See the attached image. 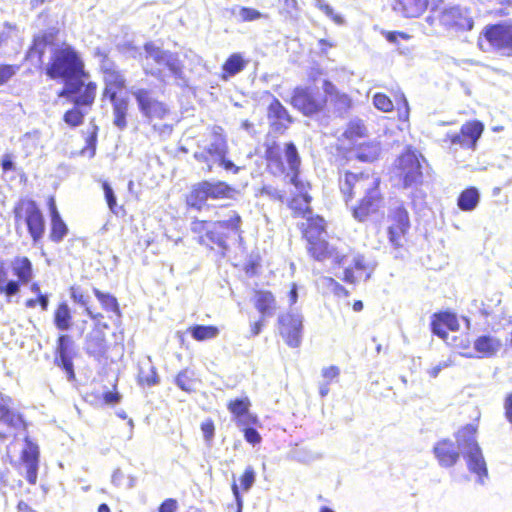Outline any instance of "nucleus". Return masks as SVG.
Instances as JSON below:
<instances>
[{"instance_id":"1","label":"nucleus","mask_w":512,"mask_h":512,"mask_svg":"<svg viewBox=\"0 0 512 512\" xmlns=\"http://www.w3.org/2000/svg\"><path fill=\"white\" fill-rule=\"evenodd\" d=\"M46 77L64 85L57 95H73L81 92L78 101L85 103L93 96L97 83L89 80L81 54L70 44L63 43L51 51L44 67Z\"/></svg>"},{"instance_id":"2","label":"nucleus","mask_w":512,"mask_h":512,"mask_svg":"<svg viewBox=\"0 0 512 512\" xmlns=\"http://www.w3.org/2000/svg\"><path fill=\"white\" fill-rule=\"evenodd\" d=\"M460 453L466 460L468 470L477 475V483L484 485L488 478L487 465L476 440V428L471 424L456 433V443L443 439L433 447V454L443 468L453 467L459 461Z\"/></svg>"},{"instance_id":"3","label":"nucleus","mask_w":512,"mask_h":512,"mask_svg":"<svg viewBox=\"0 0 512 512\" xmlns=\"http://www.w3.org/2000/svg\"><path fill=\"white\" fill-rule=\"evenodd\" d=\"M99 73L103 81L102 100H107L111 104L113 124L119 130H124L128 125L130 110L126 76L106 54L100 61Z\"/></svg>"},{"instance_id":"4","label":"nucleus","mask_w":512,"mask_h":512,"mask_svg":"<svg viewBox=\"0 0 512 512\" xmlns=\"http://www.w3.org/2000/svg\"><path fill=\"white\" fill-rule=\"evenodd\" d=\"M379 185L380 179L375 174L346 172L340 179V190L346 202L357 194H363L358 205L352 208L353 217L359 222L366 221L382 207Z\"/></svg>"},{"instance_id":"5","label":"nucleus","mask_w":512,"mask_h":512,"mask_svg":"<svg viewBox=\"0 0 512 512\" xmlns=\"http://www.w3.org/2000/svg\"><path fill=\"white\" fill-rule=\"evenodd\" d=\"M34 278V266L29 257L15 256L8 264L0 259V295L9 299Z\"/></svg>"},{"instance_id":"6","label":"nucleus","mask_w":512,"mask_h":512,"mask_svg":"<svg viewBox=\"0 0 512 512\" xmlns=\"http://www.w3.org/2000/svg\"><path fill=\"white\" fill-rule=\"evenodd\" d=\"M16 230L25 228L34 245H38L46 232V219L39 203L30 198L22 197L12 209Z\"/></svg>"},{"instance_id":"7","label":"nucleus","mask_w":512,"mask_h":512,"mask_svg":"<svg viewBox=\"0 0 512 512\" xmlns=\"http://www.w3.org/2000/svg\"><path fill=\"white\" fill-rule=\"evenodd\" d=\"M228 145L220 127H215L211 136L203 146H198L194 158L206 165L207 172L212 171L215 165L223 167L226 171L237 174L240 168L232 161L226 159Z\"/></svg>"},{"instance_id":"8","label":"nucleus","mask_w":512,"mask_h":512,"mask_svg":"<svg viewBox=\"0 0 512 512\" xmlns=\"http://www.w3.org/2000/svg\"><path fill=\"white\" fill-rule=\"evenodd\" d=\"M241 217L234 210H229L223 219L214 222L205 236H200L198 242L202 245L213 244L222 250H227L229 241L237 243L241 239Z\"/></svg>"},{"instance_id":"9","label":"nucleus","mask_w":512,"mask_h":512,"mask_svg":"<svg viewBox=\"0 0 512 512\" xmlns=\"http://www.w3.org/2000/svg\"><path fill=\"white\" fill-rule=\"evenodd\" d=\"M29 422L25 414L16 406L14 399L0 394V441L6 440L10 434L26 432Z\"/></svg>"},{"instance_id":"10","label":"nucleus","mask_w":512,"mask_h":512,"mask_svg":"<svg viewBox=\"0 0 512 512\" xmlns=\"http://www.w3.org/2000/svg\"><path fill=\"white\" fill-rule=\"evenodd\" d=\"M478 45L483 51L494 48L512 56V23L487 26L483 36L479 37Z\"/></svg>"},{"instance_id":"11","label":"nucleus","mask_w":512,"mask_h":512,"mask_svg":"<svg viewBox=\"0 0 512 512\" xmlns=\"http://www.w3.org/2000/svg\"><path fill=\"white\" fill-rule=\"evenodd\" d=\"M326 103L325 95L310 87L295 88L290 100V104L305 116H314L322 112Z\"/></svg>"},{"instance_id":"12","label":"nucleus","mask_w":512,"mask_h":512,"mask_svg":"<svg viewBox=\"0 0 512 512\" xmlns=\"http://www.w3.org/2000/svg\"><path fill=\"white\" fill-rule=\"evenodd\" d=\"M388 220L392 222L388 227V238L394 248L402 246V239L410 228L407 210L400 200H392L389 205Z\"/></svg>"},{"instance_id":"13","label":"nucleus","mask_w":512,"mask_h":512,"mask_svg":"<svg viewBox=\"0 0 512 512\" xmlns=\"http://www.w3.org/2000/svg\"><path fill=\"white\" fill-rule=\"evenodd\" d=\"M233 191V188L225 182L204 181L193 188L187 202L190 206L200 209L208 199L228 198Z\"/></svg>"},{"instance_id":"14","label":"nucleus","mask_w":512,"mask_h":512,"mask_svg":"<svg viewBox=\"0 0 512 512\" xmlns=\"http://www.w3.org/2000/svg\"><path fill=\"white\" fill-rule=\"evenodd\" d=\"M108 329L107 324H101L97 321L84 341L86 354L98 362L105 361L109 357L111 343L107 339L105 332Z\"/></svg>"},{"instance_id":"15","label":"nucleus","mask_w":512,"mask_h":512,"mask_svg":"<svg viewBox=\"0 0 512 512\" xmlns=\"http://www.w3.org/2000/svg\"><path fill=\"white\" fill-rule=\"evenodd\" d=\"M280 335L292 348L301 345L303 336V316L298 311L281 314L278 317Z\"/></svg>"},{"instance_id":"16","label":"nucleus","mask_w":512,"mask_h":512,"mask_svg":"<svg viewBox=\"0 0 512 512\" xmlns=\"http://www.w3.org/2000/svg\"><path fill=\"white\" fill-rule=\"evenodd\" d=\"M75 355L73 338L68 334H60L56 339L54 364L66 373L70 381L76 378L73 364Z\"/></svg>"},{"instance_id":"17","label":"nucleus","mask_w":512,"mask_h":512,"mask_svg":"<svg viewBox=\"0 0 512 512\" xmlns=\"http://www.w3.org/2000/svg\"><path fill=\"white\" fill-rule=\"evenodd\" d=\"M433 13H437L439 23L447 29L467 31L471 30L474 25L469 11L459 6L436 9Z\"/></svg>"},{"instance_id":"18","label":"nucleus","mask_w":512,"mask_h":512,"mask_svg":"<svg viewBox=\"0 0 512 512\" xmlns=\"http://www.w3.org/2000/svg\"><path fill=\"white\" fill-rule=\"evenodd\" d=\"M396 170L405 188L421 183V164L418 156L414 152L407 151L403 153L397 159Z\"/></svg>"},{"instance_id":"19","label":"nucleus","mask_w":512,"mask_h":512,"mask_svg":"<svg viewBox=\"0 0 512 512\" xmlns=\"http://www.w3.org/2000/svg\"><path fill=\"white\" fill-rule=\"evenodd\" d=\"M98 91V85H96V88L94 89V93L92 98L90 97L88 101L85 103L79 102L78 97L80 96L81 92H77L73 95H57L58 97H62L67 99L73 104V107L65 111L63 114V121L71 128L78 127L83 124L85 113L82 111L83 108L91 109V107L94 105L96 96Z\"/></svg>"},{"instance_id":"20","label":"nucleus","mask_w":512,"mask_h":512,"mask_svg":"<svg viewBox=\"0 0 512 512\" xmlns=\"http://www.w3.org/2000/svg\"><path fill=\"white\" fill-rule=\"evenodd\" d=\"M25 448L22 450L20 459L26 467V480L30 485H35L38 478L39 447L29 437H25Z\"/></svg>"},{"instance_id":"21","label":"nucleus","mask_w":512,"mask_h":512,"mask_svg":"<svg viewBox=\"0 0 512 512\" xmlns=\"http://www.w3.org/2000/svg\"><path fill=\"white\" fill-rule=\"evenodd\" d=\"M484 126L481 122L474 121L462 126L459 133L450 136L451 144L461 147L475 149L477 140L480 138Z\"/></svg>"},{"instance_id":"22","label":"nucleus","mask_w":512,"mask_h":512,"mask_svg":"<svg viewBox=\"0 0 512 512\" xmlns=\"http://www.w3.org/2000/svg\"><path fill=\"white\" fill-rule=\"evenodd\" d=\"M307 242V249L314 259L323 261L328 258H333L338 265H345L348 263L347 255H339L338 252L329 246L324 237L313 240L311 239V241Z\"/></svg>"},{"instance_id":"23","label":"nucleus","mask_w":512,"mask_h":512,"mask_svg":"<svg viewBox=\"0 0 512 512\" xmlns=\"http://www.w3.org/2000/svg\"><path fill=\"white\" fill-rule=\"evenodd\" d=\"M267 115L272 129L278 133H283L292 123L287 109L276 98L269 104Z\"/></svg>"},{"instance_id":"24","label":"nucleus","mask_w":512,"mask_h":512,"mask_svg":"<svg viewBox=\"0 0 512 512\" xmlns=\"http://www.w3.org/2000/svg\"><path fill=\"white\" fill-rule=\"evenodd\" d=\"M59 34V29L51 28L36 35L32 39V43L29 46L25 58L36 56L39 61H42L46 46L54 44Z\"/></svg>"},{"instance_id":"25","label":"nucleus","mask_w":512,"mask_h":512,"mask_svg":"<svg viewBox=\"0 0 512 512\" xmlns=\"http://www.w3.org/2000/svg\"><path fill=\"white\" fill-rule=\"evenodd\" d=\"M323 89L327 102L334 107V111L338 115H343L350 109V97L345 93L339 92L331 82L324 81Z\"/></svg>"},{"instance_id":"26","label":"nucleus","mask_w":512,"mask_h":512,"mask_svg":"<svg viewBox=\"0 0 512 512\" xmlns=\"http://www.w3.org/2000/svg\"><path fill=\"white\" fill-rule=\"evenodd\" d=\"M140 112L148 119L155 116L158 108V101L155 93L147 88H139L134 92Z\"/></svg>"},{"instance_id":"27","label":"nucleus","mask_w":512,"mask_h":512,"mask_svg":"<svg viewBox=\"0 0 512 512\" xmlns=\"http://www.w3.org/2000/svg\"><path fill=\"white\" fill-rule=\"evenodd\" d=\"M502 341L496 336L482 335L479 336L473 344L474 350L482 357H493L502 348Z\"/></svg>"},{"instance_id":"28","label":"nucleus","mask_w":512,"mask_h":512,"mask_svg":"<svg viewBox=\"0 0 512 512\" xmlns=\"http://www.w3.org/2000/svg\"><path fill=\"white\" fill-rule=\"evenodd\" d=\"M305 221L300 223L303 235L307 241L318 239L326 235L324 227V219L322 217H313L312 214L304 218Z\"/></svg>"},{"instance_id":"29","label":"nucleus","mask_w":512,"mask_h":512,"mask_svg":"<svg viewBox=\"0 0 512 512\" xmlns=\"http://www.w3.org/2000/svg\"><path fill=\"white\" fill-rule=\"evenodd\" d=\"M296 189L299 191V195L292 198L289 207L295 215L306 218L312 214V210L309 206L311 197L305 191V186L302 182H299L298 188Z\"/></svg>"},{"instance_id":"30","label":"nucleus","mask_w":512,"mask_h":512,"mask_svg":"<svg viewBox=\"0 0 512 512\" xmlns=\"http://www.w3.org/2000/svg\"><path fill=\"white\" fill-rule=\"evenodd\" d=\"M428 0H396L394 10L404 17L414 18L420 16L427 8Z\"/></svg>"},{"instance_id":"31","label":"nucleus","mask_w":512,"mask_h":512,"mask_svg":"<svg viewBox=\"0 0 512 512\" xmlns=\"http://www.w3.org/2000/svg\"><path fill=\"white\" fill-rule=\"evenodd\" d=\"M162 63H164L165 68L174 78L178 86L188 85V81L183 72L182 63L175 55L162 52Z\"/></svg>"},{"instance_id":"32","label":"nucleus","mask_w":512,"mask_h":512,"mask_svg":"<svg viewBox=\"0 0 512 512\" xmlns=\"http://www.w3.org/2000/svg\"><path fill=\"white\" fill-rule=\"evenodd\" d=\"M53 323L59 331H68L73 326V314L67 302L57 304L53 313Z\"/></svg>"},{"instance_id":"33","label":"nucleus","mask_w":512,"mask_h":512,"mask_svg":"<svg viewBox=\"0 0 512 512\" xmlns=\"http://www.w3.org/2000/svg\"><path fill=\"white\" fill-rule=\"evenodd\" d=\"M256 309L263 317H271L276 311V300L269 291H257L254 296Z\"/></svg>"},{"instance_id":"34","label":"nucleus","mask_w":512,"mask_h":512,"mask_svg":"<svg viewBox=\"0 0 512 512\" xmlns=\"http://www.w3.org/2000/svg\"><path fill=\"white\" fill-rule=\"evenodd\" d=\"M285 159L287 161V164L292 171L293 175L291 177V182L294 184L296 188H298L299 182H301L298 179V170L300 167V156L298 154L297 148L293 143H286L285 144Z\"/></svg>"},{"instance_id":"35","label":"nucleus","mask_w":512,"mask_h":512,"mask_svg":"<svg viewBox=\"0 0 512 512\" xmlns=\"http://www.w3.org/2000/svg\"><path fill=\"white\" fill-rule=\"evenodd\" d=\"M92 403L98 407L115 406L121 400V395L117 391L116 381L112 384V389L104 393H92Z\"/></svg>"},{"instance_id":"36","label":"nucleus","mask_w":512,"mask_h":512,"mask_svg":"<svg viewBox=\"0 0 512 512\" xmlns=\"http://www.w3.org/2000/svg\"><path fill=\"white\" fill-rule=\"evenodd\" d=\"M69 292L71 299L75 303L80 304L85 308V313L90 319L99 321L103 318V315L100 312H94L90 307L87 306V298L85 296L84 290L80 286L72 285L69 288Z\"/></svg>"},{"instance_id":"37","label":"nucleus","mask_w":512,"mask_h":512,"mask_svg":"<svg viewBox=\"0 0 512 512\" xmlns=\"http://www.w3.org/2000/svg\"><path fill=\"white\" fill-rule=\"evenodd\" d=\"M69 228L62 216L50 218L49 239L54 243H60L68 234Z\"/></svg>"},{"instance_id":"38","label":"nucleus","mask_w":512,"mask_h":512,"mask_svg":"<svg viewBox=\"0 0 512 512\" xmlns=\"http://www.w3.org/2000/svg\"><path fill=\"white\" fill-rule=\"evenodd\" d=\"M479 192L476 188L471 187L464 190L458 198V206L463 211H472L479 203Z\"/></svg>"},{"instance_id":"39","label":"nucleus","mask_w":512,"mask_h":512,"mask_svg":"<svg viewBox=\"0 0 512 512\" xmlns=\"http://www.w3.org/2000/svg\"><path fill=\"white\" fill-rule=\"evenodd\" d=\"M93 294L105 311L120 315L119 303L115 296L110 293H104L98 288H93Z\"/></svg>"},{"instance_id":"40","label":"nucleus","mask_w":512,"mask_h":512,"mask_svg":"<svg viewBox=\"0 0 512 512\" xmlns=\"http://www.w3.org/2000/svg\"><path fill=\"white\" fill-rule=\"evenodd\" d=\"M188 332L197 341L214 339L219 335V329L212 325H194L188 328Z\"/></svg>"},{"instance_id":"41","label":"nucleus","mask_w":512,"mask_h":512,"mask_svg":"<svg viewBox=\"0 0 512 512\" xmlns=\"http://www.w3.org/2000/svg\"><path fill=\"white\" fill-rule=\"evenodd\" d=\"M380 154L378 143H365L360 145L355 152L356 158L362 162H373Z\"/></svg>"},{"instance_id":"42","label":"nucleus","mask_w":512,"mask_h":512,"mask_svg":"<svg viewBox=\"0 0 512 512\" xmlns=\"http://www.w3.org/2000/svg\"><path fill=\"white\" fill-rule=\"evenodd\" d=\"M248 61L244 60L243 56L240 53H234L229 56V58L225 61L223 65V70L229 76H235L240 73L246 67Z\"/></svg>"},{"instance_id":"43","label":"nucleus","mask_w":512,"mask_h":512,"mask_svg":"<svg viewBox=\"0 0 512 512\" xmlns=\"http://www.w3.org/2000/svg\"><path fill=\"white\" fill-rule=\"evenodd\" d=\"M99 128L97 125H94L91 130L87 133L85 137V145L81 149L80 154L84 156H88L92 158L96 154L97 148V137H98Z\"/></svg>"},{"instance_id":"44","label":"nucleus","mask_w":512,"mask_h":512,"mask_svg":"<svg viewBox=\"0 0 512 512\" xmlns=\"http://www.w3.org/2000/svg\"><path fill=\"white\" fill-rule=\"evenodd\" d=\"M175 383L183 391L190 392L194 390L196 384L194 372L189 369L182 370L176 376Z\"/></svg>"},{"instance_id":"45","label":"nucleus","mask_w":512,"mask_h":512,"mask_svg":"<svg viewBox=\"0 0 512 512\" xmlns=\"http://www.w3.org/2000/svg\"><path fill=\"white\" fill-rule=\"evenodd\" d=\"M365 130L366 128L361 120L353 119L348 123L347 128L343 132V137L349 141H355L364 136Z\"/></svg>"},{"instance_id":"46","label":"nucleus","mask_w":512,"mask_h":512,"mask_svg":"<svg viewBox=\"0 0 512 512\" xmlns=\"http://www.w3.org/2000/svg\"><path fill=\"white\" fill-rule=\"evenodd\" d=\"M232 14L242 22L255 21L264 17L260 11L249 7H235L232 9Z\"/></svg>"},{"instance_id":"47","label":"nucleus","mask_w":512,"mask_h":512,"mask_svg":"<svg viewBox=\"0 0 512 512\" xmlns=\"http://www.w3.org/2000/svg\"><path fill=\"white\" fill-rule=\"evenodd\" d=\"M289 457L291 460L304 464L310 463L317 459V456L313 452L302 447H295L292 449L289 453Z\"/></svg>"},{"instance_id":"48","label":"nucleus","mask_w":512,"mask_h":512,"mask_svg":"<svg viewBox=\"0 0 512 512\" xmlns=\"http://www.w3.org/2000/svg\"><path fill=\"white\" fill-rule=\"evenodd\" d=\"M250 407V401L247 397L241 399H235L228 404L229 411L240 418L248 413Z\"/></svg>"},{"instance_id":"49","label":"nucleus","mask_w":512,"mask_h":512,"mask_svg":"<svg viewBox=\"0 0 512 512\" xmlns=\"http://www.w3.org/2000/svg\"><path fill=\"white\" fill-rule=\"evenodd\" d=\"M257 196H265L270 200L282 202L285 197V192L272 185H263L259 189Z\"/></svg>"},{"instance_id":"50","label":"nucleus","mask_w":512,"mask_h":512,"mask_svg":"<svg viewBox=\"0 0 512 512\" xmlns=\"http://www.w3.org/2000/svg\"><path fill=\"white\" fill-rule=\"evenodd\" d=\"M455 360H456V356L455 355H449L446 359H443V360L439 361L437 364H435L431 368H429L427 370V374L431 378H437L439 373L442 370L455 365Z\"/></svg>"},{"instance_id":"51","label":"nucleus","mask_w":512,"mask_h":512,"mask_svg":"<svg viewBox=\"0 0 512 512\" xmlns=\"http://www.w3.org/2000/svg\"><path fill=\"white\" fill-rule=\"evenodd\" d=\"M315 6L336 24L342 25L344 23L343 17L335 13L334 9L323 0H315Z\"/></svg>"},{"instance_id":"52","label":"nucleus","mask_w":512,"mask_h":512,"mask_svg":"<svg viewBox=\"0 0 512 512\" xmlns=\"http://www.w3.org/2000/svg\"><path fill=\"white\" fill-rule=\"evenodd\" d=\"M24 305L28 309L40 307L42 311H47L49 307V297L45 294H39L35 298L26 299Z\"/></svg>"},{"instance_id":"53","label":"nucleus","mask_w":512,"mask_h":512,"mask_svg":"<svg viewBox=\"0 0 512 512\" xmlns=\"http://www.w3.org/2000/svg\"><path fill=\"white\" fill-rule=\"evenodd\" d=\"M374 106L383 112H390L393 110V103L388 96L382 93H376L373 97Z\"/></svg>"},{"instance_id":"54","label":"nucleus","mask_w":512,"mask_h":512,"mask_svg":"<svg viewBox=\"0 0 512 512\" xmlns=\"http://www.w3.org/2000/svg\"><path fill=\"white\" fill-rule=\"evenodd\" d=\"M20 69V65L0 64V85L6 84Z\"/></svg>"},{"instance_id":"55","label":"nucleus","mask_w":512,"mask_h":512,"mask_svg":"<svg viewBox=\"0 0 512 512\" xmlns=\"http://www.w3.org/2000/svg\"><path fill=\"white\" fill-rule=\"evenodd\" d=\"M280 5V13L286 18H292L298 10L297 0H278Z\"/></svg>"},{"instance_id":"56","label":"nucleus","mask_w":512,"mask_h":512,"mask_svg":"<svg viewBox=\"0 0 512 512\" xmlns=\"http://www.w3.org/2000/svg\"><path fill=\"white\" fill-rule=\"evenodd\" d=\"M256 479V473L252 466H247L240 479L244 491H249Z\"/></svg>"},{"instance_id":"57","label":"nucleus","mask_w":512,"mask_h":512,"mask_svg":"<svg viewBox=\"0 0 512 512\" xmlns=\"http://www.w3.org/2000/svg\"><path fill=\"white\" fill-rule=\"evenodd\" d=\"M350 264H353L355 269L358 270V271H366V270L369 269L370 272L367 274L366 279L370 278V274H371V272L374 269V267H370L365 262L364 257L362 255H359V254L353 256L351 260L348 258V263L346 265H350Z\"/></svg>"},{"instance_id":"58","label":"nucleus","mask_w":512,"mask_h":512,"mask_svg":"<svg viewBox=\"0 0 512 512\" xmlns=\"http://www.w3.org/2000/svg\"><path fill=\"white\" fill-rule=\"evenodd\" d=\"M431 329H432L433 334L437 335L438 337H440L444 340L448 336L446 327L443 325V322H441L437 317H434V319L431 323Z\"/></svg>"},{"instance_id":"59","label":"nucleus","mask_w":512,"mask_h":512,"mask_svg":"<svg viewBox=\"0 0 512 512\" xmlns=\"http://www.w3.org/2000/svg\"><path fill=\"white\" fill-rule=\"evenodd\" d=\"M214 423L212 420H206L201 424V431L203 433L204 440L210 443L214 437Z\"/></svg>"},{"instance_id":"60","label":"nucleus","mask_w":512,"mask_h":512,"mask_svg":"<svg viewBox=\"0 0 512 512\" xmlns=\"http://www.w3.org/2000/svg\"><path fill=\"white\" fill-rule=\"evenodd\" d=\"M434 317H437L441 322H443V325L446 328H449L451 330H453L457 325L456 318L449 313L435 314Z\"/></svg>"},{"instance_id":"61","label":"nucleus","mask_w":512,"mask_h":512,"mask_svg":"<svg viewBox=\"0 0 512 512\" xmlns=\"http://www.w3.org/2000/svg\"><path fill=\"white\" fill-rule=\"evenodd\" d=\"M102 187H103L105 199L107 201L109 208L111 210H114V208L116 207V197L114 196L112 188L110 187V185L107 182H104L102 184Z\"/></svg>"},{"instance_id":"62","label":"nucleus","mask_w":512,"mask_h":512,"mask_svg":"<svg viewBox=\"0 0 512 512\" xmlns=\"http://www.w3.org/2000/svg\"><path fill=\"white\" fill-rule=\"evenodd\" d=\"M46 205L49 211L50 218L61 216V213L58 209L56 199L54 195H50L46 200Z\"/></svg>"},{"instance_id":"63","label":"nucleus","mask_w":512,"mask_h":512,"mask_svg":"<svg viewBox=\"0 0 512 512\" xmlns=\"http://www.w3.org/2000/svg\"><path fill=\"white\" fill-rule=\"evenodd\" d=\"M245 440L251 444H257L261 441V436L254 428H247L244 430Z\"/></svg>"},{"instance_id":"64","label":"nucleus","mask_w":512,"mask_h":512,"mask_svg":"<svg viewBox=\"0 0 512 512\" xmlns=\"http://www.w3.org/2000/svg\"><path fill=\"white\" fill-rule=\"evenodd\" d=\"M0 165H1L2 171L5 173L15 170V166L13 163V157L11 154H4L1 157Z\"/></svg>"}]
</instances>
